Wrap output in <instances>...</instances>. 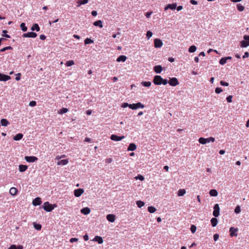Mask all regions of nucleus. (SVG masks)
I'll use <instances>...</instances> for the list:
<instances>
[{
  "label": "nucleus",
  "instance_id": "57",
  "mask_svg": "<svg viewBox=\"0 0 249 249\" xmlns=\"http://www.w3.org/2000/svg\"><path fill=\"white\" fill-rule=\"evenodd\" d=\"M36 101H32L29 103V106L31 107H35L36 105Z\"/></svg>",
  "mask_w": 249,
  "mask_h": 249
},
{
  "label": "nucleus",
  "instance_id": "11",
  "mask_svg": "<svg viewBox=\"0 0 249 249\" xmlns=\"http://www.w3.org/2000/svg\"><path fill=\"white\" fill-rule=\"evenodd\" d=\"M238 229L237 228H234V227H231L230 229V235L231 237L236 236L237 235Z\"/></svg>",
  "mask_w": 249,
  "mask_h": 249
},
{
  "label": "nucleus",
  "instance_id": "16",
  "mask_svg": "<svg viewBox=\"0 0 249 249\" xmlns=\"http://www.w3.org/2000/svg\"><path fill=\"white\" fill-rule=\"evenodd\" d=\"M90 212V210L88 207H85L81 210V213L85 215L89 214Z\"/></svg>",
  "mask_w": 249,
  "mask_h": 249
},
{
  "label": "nucleus",
  "instance_id": "26",
  "mask_svg": "<svg viewBox=\"0 0 249 249\" xmlns=\"http://www.w3.org/2000/svg\"><path fill=\"white\" fill-rule=\"evenodd\" d=\"M89 2V0H78L77 6L79 7L81 5L85 4Z\"/></svg>",
  "mask_w": 249,
  "mask_h": 249
},
{
  "label": "nucleus",
  "instance_id": "21",
  "mask_svg": "<svg viewBox=\"0 0 249 249\" xmlns=\"http://www.w3.org/2000/svg\"><path fill=\"white\" fill-rule=\"evenodd\" d=\"M10 194L13 196L17 195L18 193V189L15 187H12L10 189Z\"/></svg>",
  "mask_w": 249,
  "mask_h": 249
},
{
  "label": "nucleus",
  "instance_id": "47",
  "mask_svg": "<svg viewBox=\"0 0 249 249\" xmlns=\"http://www.w3.org/2000/svg\"><path fill=\"white\" fill-rule=\"evenodd\" d=\"M207 143H209L210 142H214L215 141V139L213 137H211L208 138H206Z\"/></svg>",
  "mask_w": 249,
  "mask_h": 249
},
{
  "label": "nucleus",
  "instance_id": "39",
  "mask_svg": "<svg viewBox=\"0 0 249 249\" xmlns=\"http://www.w3.org/2000/svg\"><path fill=\"white\" fill-rule=\"evenodd\" d=\"M93 40L89 38H87L84 41V43L86 45L93 43Z\"/></svg>",
  "mask_w": 249,
  "mask_h": 249
},
{
  "label": "nucleus",
  "instance_id": "5",
  "mask_svg": "<svg viewBox=\"0 0 249 249\" xmlns=\"http://www.w3.org/2000/svg\"><path fill=\"white\" fill-rule=\"evenodd\" d=\"M168 83L169 84V85L170 86H173V87L176 86L179 84V82H178L177 78L176 77H173V78H170V80L169 81Z\"/></svg>",
  "mask_w": 249,
  "mask_h": 249
},
{
  "label": "nucleus",
  "instance_id": "30",
  "mask_svg": "<svg viewBox=\"0 0 249 249\" xmlns=\"http://www.w3.org/2000/svg\"><path fill=\"white\" fill-rule=\"evenodd\" d=\"M68 111V109L67 108L63 107L58 111V113L59 114H63L67 113Z\"/></svg>",
  "mask_w": 249,
  "mask_h": 249
},
{
  "label": "nucleus",
  "instance_id": "29",
  "mask_svg": "<svg viewBox=\"0 0 249 249\" xmlns=\"http://www.w3.org/2000/svg\"><path fill=\"white\" fill-rule=\"evenodd\" d=\"M0 123L2 126H6L9 124V122L6 119H2L0 121Z\"/></svg>",
  "mask_w": 249,
  "mask_h": 249
},
{
  "label": "nucleus",
  "instance_id": "33",
  "mask_svg": "<svg viewBox=\"0 0 249 249\" xmlns=\"http://www.w3.org/2000/svg\"><path fill=\"white\" fill-rule=\"evenodd\" d=\"M196 50V47L195 45H192L191 46L188 50V51L189 53H194L195 52Z\"/></svg>",
  "mask_w": 249,
  "mask_h": 249
},
{
  "label": "nucleus",
  "instance_id": "55",
  "mask_svg": "<svg viewBox=\"0 0 249 249\" xmlns=\"http://www.w3.org/2000/svg\"><path fill=\"white\" fill-rule=\"evenodd\" d=\"M232 96L231 95L228 96L226 98V99H227V101L228 103L231 102H232Z\"/></svg>",
  "mask_w": 249,
  "mask_h": 249
},
{
  "label": "nucleus",
  "instance_id": "28",
  "mask_svg": "<svg viewBox=\"0 0 249 249\" xmlns=\"http://www.w3.org/2000/svg\"><path fill=\"white\" fill-rule=\"evenodd\" d=\"M211 222L212 226L213 227H214L216 226L218 223L217 219L216 218V217L212 218L211 220Z\"/></svg>",
  "mask_w": 249,
  "mask_h": 249
},
{
  "label": "nucleus",
  "instance_id": "49",
  "mask_svg": "<svg viewBox=\"0 0 249 249\" xmlns=\"http://www.w3.org/2000/svg\"><path fill=\"white\" fill-rule=\"evenodd\" d=\"M196 228L195 225H191L190 230L192 233H195L196 231Z\"/></svg>",
  "mask_w": 249,
  "mask_h": 249
},
{
  "label": "nucleus",
  "instance_id": "14",
  "mask_svg": "<svg viewBox=\"0 0 249 249\" xmlns=\"http://www.w3.org/2000/svg\"><path fill=\"white\" fill-rule=\"evenodd\" d=\"M107 220L110 222H113L115 220V215L113 214H108L107 215Z\"/></svg>",
  "mask_w": 249,
  "mask_h": 249
},
{
  "label": "nucleus",
  "instance_id": "61",
  "mask_svg": "<svg viewBox=\"0 0 249 249\" xmlns=\"http://www.w3.org/2000/svg\"><path fill=\"white\" fill-rule=\"evenodd\" d=\"M249 56V53L248 52L245 53L244 55L243 56V58H248Z\"/></svg>",
  "mask_w": 249,
  "mask_h": 249
},
{
  "label": "nucleus",
  "instance_id": "63",
  "mask_svg": "<svg viewBox=\"0 0 249 249\" xmlns=\"http://www.w3.org/2000/svg\"><path fill=\"white\" fill-rule=\"evenodd\" d=\"M112 161V159L111 158H108L106 160V163H109Z\"/></svg>",
  "mask_w": 249,
  "mask_h": 249
},
{
  "label": "nucleus",
  "instance_id": "60",
  "mask_svg": "<svg viewBox=\"0 0 249 249\" xmlns=\"http://www.w3.org/2000/svg\"><path fill=\"white\" fill-rule=\"evenodd\" d=\"M219 238V235L218 234H214L213 235V240L216 241L218 240Z\"/></svg>",
  "mask_w": 249,
  "mask_h": 249
},
{
  "label": "nucleus",
  "instance_id": "44",
  "mask_svg": "<svg viewBox=\"0 0 249 249\" xmlns=\"http://www.w3.org/2000/svg\"><path fill=\"white\" fill-rule=\"evenodd\" d=\"M226 62L227 60L225 57H222L219 61V63L222 65H224Z\"/></svg>",
  "mask_w": 249,
  "mask_h": 249
},
{
  "label": "nucleus",
  "instance_id": "51",
  "mask_svg": "<svg viewBox=\"0 0 249 249\" xmlns=\"http://www.w3.org/2000/svg\"><path fill=\"white\" fill-rule=\"evenodd\" d=\"M135 178L136 179H139L141 181H142L144 179V178L143 177V176H142V175H139L138 176H137Z\"/></svg>",
  "mask_w": 249,
  "mask_h": 249
},
{
  "label": "nucleus",
  "instance_id": "25",
  "mask_svg": "<svg viewBox=\"0 0 249 249\" xmlns=\"http://www.w3.org/2000/svg\"><path fill=\"white\" fill-rule=\"evenodd\" d=\"M27 168H28V167L26 165H23V164L19 165V171L20 172H23L27 170Z\"/></svg>",
  "mask_w": 249,
  "mask_h": 249
},
{
  "label": "nucleus",
  "instance_id": "36",
  "mask_svg": "<svg viewBox=\"0 0 249 249\" xmlns=\"http://www.w3.org/2000/svg\"><path fill=\"white\" fill-rule=\"evenodd\" d=\"M20 28L21 29V30L23 31V32H26L27 31V27L26 26V25H25V23H24V22H22L20 24Z\"/></svg>",
  "mask_w": 249,
  "mask_h": 249
},
{
  "label": "nucleus",
  "instance_id": "37",
  "mask_svg": "<svg viewBox=\"0 0 249 249\" xmlns=\"http://www.w3.org/2000/svg\"><path fill=\"white\" fill-rule=\"evenodd\" d=\"M148 211L150 213H154L156 212V209L153 206H149L148 207Z\"/></svg>",
  "mask_w": 249,
  "mask_h": 249
},
{
  "label": "nucleus",
  "instance_id": "23",
  "mask_svg": "<svg viewBox=\"0 0 249 249\" xmlns=\"http://www.w3.org/2000/svg\"><path fill=\"white\" fill-rule=\"evenodd\" d=\"M93 25L95 26H98V27H99L100 28H102L103 27V22H102V21L101 20H98L96 21H95L94 23H93Z\"/></svg>",
  "mask_w": 249,
  "mask_h": 249
},
{
  "label": "nucleus",
  "instance_id": "17",
  "mask_svg": "<svg viewBox=\"0 0 249 249\" xmlns=\"http://www.w3.org/2000/svg\"><path fill=\"white\" fill-rule=\"evenodd\" d=\"M92 241L97 242L99 244H102L103 242V238L99 236H95Z\"/></svg>",
  "mask_w": 249,
  "mask_h": 249
},
{
  "label": "nucleus",
  "instance_id": "35",
  "mask_svg": "<svg viewBox=\"0 0 249 249\" xmlns=\"http://www.w3.org/2000/svg\"><path fill=\"white\" fill-rule=\"evenodd\" d=\"M28 37L35 38L37 36V34L33 32L28 33Z\"/></svg>",
  "mask_w": 249,
  "mask_h": 249
},
{
  "label": "nucleus",
  "instance_id": "8",
  "mask_svg": "<svg viewBox=\"0 0 249 249\" xmlns=\"http://www.w3.org/2000/svg\"><path fill=\"white\" fill-rule=\"evenodd\" d=\"M163 45V43L160 39L156 38L154 40V46L156 48H160Z\"/></svg>",
  "mask_w": 249,
  "mask_h": 249
},
{
  "label": "nucleus",
  "instance_id": "20",
  "mask_svg": "<svg viewBox=\"0 0 249 249\" xmlns=\"http://www.w3.org/2000/svg\"><path fill=\"white\" fill-rule=\"evenodd\" d=\"M126 56L124 55H120L117 58L116 61L118 62H124L126 60Z\"/></svg>",
  "mask_w": 249,
  "mask_h": 249
},
{
  "label": "nucleus",
  "instance_id": "24",
  "mask_svg": "<svg viewBox=\"0 0 249 249\" xmlns=\"http://www.w3.org/2000/svg\"><path fill=\"white\" fill-rule=\"evenodd\" d=\"M31 30L32 31H36L37 32L39 31L40 30V27L38 24L35 23L33 25L32 27H31Z\"/></svg>",
  "mask_w": 249,
  "mask_h": 249
},
{
  "label": "nucleus",
  "instance_id": "15",
  "mask_svg": "<svg viewBox=\"0 0 249 249\" xmlns=\"http://www.w3.org/2000/svg\"><path fill=\"white\" fill-rule=\"evenodd\" d=\"M162 70V68L160 65H157L154 67V71L157 73H160Z\"/></svg>",
  "mask_w": 249,
  "mask_h": 249
},
{
  "label": "nucleus",
  "instance_id": "10",
  "mask_svg": "<svg viewBox=\"0 0 249 249\" xmlns=\"http://www.w3.org/2000/svg\"><path fill=\"white\" fill-rule=\"evenodd\" d=\"M10 79H11V77L10 76L0 73V81H7Z\"/></svg>",
  "mask_w": 249,
  "mask_h": 249
},
{
  "label": "nucleus",
  "instance_id": "18",
  "mask_svg": "<svg viewBox=\"0 0 249 249\" xmlns=\"http://www.w3.org/2000/svg\"><path fill=\"white\" fill-rule=\"evenodd\" d=\"M137 148L136 145L134 143H131L129 144L128 148H127V151H133L136 150Z\"/></svg>",
  "mask_w": 249,
  "mask_h": 249
},
{
  "label": "nucleus",
  "instance_id": "9",
  "mask_svg": "<svg viewBox=\"0 0 249 249\" xmlns=\"http://www.w3.org/2000/svg\"><path fill=\"white\" fill-rule=\"evenodd\" d=\"M84 190L83 189L79 188L74 191V195L76 197H79L84 193Z\"/></svg>",
  "mask_w": 249,
  "mask_h": 249
},
{
  "label": "nucleus",
  "instance_id": "6",
  "mask_svg": "<svg viewBox=\"0 0 249 249\" xmlns=\"http://www.w3.org/2000/svg\"><path fill=\"white\" fill-rule=\"evenodd\" d=\"M124 137H125L124 136H118L116 135L113 134V135H111L110 138L112 141L118 142V141H121L122 140L124 139Z\"/></svg>",
  "mask_w": 249,
  "mask_h": 249
},
{
  "label": "nucleus",
  "instance_id": "48",
  "mask_svg": "<svg viewBox=\"0 0 249 249\" xmlns=\"http://www.w3.org/2000/svg\"><path fill=\"white\" fill-rule=\"evenodd\" d=\"M240 212H241L240 207L239 206H237L234 209L235 213H239Z\"/></svg>",
  "mask_w": 249,
  "mask_h": 249
},
{
  "label": "nucleus",
  "instance_id": "3",
  "mask_svg": "<svg viewBox=\"0 0 249 249\" xmlns=\"http://www.w3.org/2000/svg\"><path fill=\"white\" fill-rule=\"evenodd\" d=\"M162 78L160 75H157L154 76L153 82L156 85H160L162 84Z\"/></svg>",
  "mask_w": 249,
  "mask_h": 249
},
{
  "label": "nucleus",
  "instance_id": "46",
  "mask_svg": "<svg viewBox=\"0 0 249 249\" xmlns=\"http://www.w3.org/2000/svg\"><path fill=\"white\" fill-rule=\"evenodd\" d=\"M153 33L150 31H148L146 33V37L148 39H149L152 36Z\"/></svg>",
  "mask_w": 249,
  "mask_h": 249
},
{
  "label": "nucleus",
  "instance_id": "2",
  "mask_svg": "<svg viewBox=\"0 0 249 249\" xmlns=\"http://www.w3.org/2000/svg\"><path fill=\"white\" fill-rule=\"evenodd\" d=\"M244 40L240 41V46L242 48L247 47L249 46V36L245 35Z\"/></svg>",
  "mask_w": 249,
  "mask_h": 249
},
{
  "label": "nucleus",
  "instance_id": "59",
  "mask_svg": "<svg viewBox=\"0 0 249 249\" xmlns=\"http://www.w3.org/2000/svg\"><path fill=\"white\" fill-rule=\"evenodd\" d=\"M169 81L166 79H163L162 80V84L163 85H166L167 83H168Z\"/></svg>",
  "mask_w": 249,
  "mask_h": 249
},
{
  "label": "nucleus",
  "instance_id": "64",
  "mask_svg": "<svg viewBox=\"0 0 249 249\" xmlns=\"http://www.w3.org/2000/svg\"><path fill=\"white\" fill-rule=\"evenodd\" d=\"M8 249H17V246L15 245L11 246Z\"/></svg>",
  "mask_w": 249,
  "mask_h": 249
},
{
  "label": "nucleus",
  "instance_id": "1",
  "mask_svg": "<svg viewBox=\"0 0 249 249\" xmlns=\"http://www.w3.org/2000/svg\"><path fill=\"white\" fill-rule=\"evenodd\" d=\"M57 207V205L55 204H51L49 202H45L43 205L41 206L45 211L48 212L52 211L55 208Z\"/></svg>",
  "mask_w": 249,
  "mask_h": 249
},
{
  "label": "nucleus",
  "instance_id": "62",
  "mask_svg": "<svg viewBox=\"0 0 249 249\" xmlns=\"http://www.w3.org/2000/svg\"><path fill=\"white\" fill-rule=\"evenodd\" d=\"M77 241H78V239L76 238H71L70 239V242L71 243H73V242H76Z\"/></svg>",
  "mask_w": 249,
  "mask_h": 249
},
{
  "label": "nucleus",
  "instance_id": "43",
  "mask_svg": "<svg viewBox=\"0 0 249 249\" xmlns=\"http://www.w3.org/2000/svg\"><path fill=\"white\" fill-rule=\"evenodd\" d=\"M237 8L238 10L241 12L244 10V7L240 4H237Z\"/></svg>",
  "mask_w": 249,
  "mask_h": 249
},
{
  "label": "nucleus",
  "instance_id": "7",
  "mask_svg": "<svg viewBox=\"0 0 249 249\" xmlns=\"http://www.w3.org/2000/svg\"><path fill=\"white\" fill-rule=\"evenodd\" d=\"M25 160L28 162H34L37 161L38 159L35 156H26Z\"/></svg>",
  "mask_w": 249,
  "mask_h": 249
},
{
  "label": "nucleus",
  "instance_id": "13",
  "mask_svg": "<svg viewBox=\"0 0 249 249\" xmlns=\"http://www.w3.org/2000/svg\"><path fill=\"white\" fill-rule=\"evenodd\" d=\"M41 202H42V201H41V198L40 197H37L35 198L33 200L32 203L34 206H38V205H40Z\"/></svg>",
  "mask_w": 249,
  "mask_h": 249
},
{
  "label": "nucleus",
  "instance_id": "4",
  "mask_svg": "<svg viewBox=\"0 0 249 249\" xmlns=\"http://www.w3.org/2000/svg\"><path fill=\"white\" fill-rule=\"evenodd\" d=\"M220 208L218 204H215L213 207V215L215 217H217L219 215Z\"/></svg>",
  "mask_w": 249,
  "mask_h": 249
},
{
  "label": "nucleus",
  "instance_id": "56",
  "mask_svg": "<svg viewBox=\"0 0 249 249\" xmlns=\"http://www.w3.org/2000/svg\"><path fill=\"white\" fill-rule=\"evenodd\" d=\"M121 107L124 108H125L126 107H129L130 104H128L127 103H124L122 104Z\"/></svg>",
  "mask_w": 249,
  "mask_h": 249
},
{
  "label": "nucleus",
  "instance_id": "50",
  "mask_svg": "<svg viewBox=\"0 0 249 249\" xmlns=\"http://www.w3.org/2000/svg\"><path fill=\"white\" fill-rule=\"evenodd\" d=\"M223 90L221 88L217 87L215 89V92L217 94L220 93Z\"/></svg>",
  "mask_w": 249,
  "mask_h": 249
},
{
  "label": "nucleus",
  "instance_id": "34",
  "mask_svg": "<svg viewBox=\"0 0 249 249\" xmlns=\"http://www.w3.org/2000/svg\"><path fill=\"white\" fill-rule=\"evenodd\" d=\"M141 84L144 87H149L151 85V83L149 81H142Z\"/></svg>",
  "mask_w": 249,
  "mask_h": 249
},
{
  "label": "nucleus",
  "instance_id": "53",
  "mask_svg": "<svg viewBox=\"0 0 249 249\" xmlns=\"http://www.w3.org/2000/svg\"><path fill=\"white\" fill-rule=\"evenodd\" d=\"M220 84L221 86H229V83L228 82H225V81H221L220 82Z\"/></svg>",
  "mask_w": 249,
  "mask_h": 249
},
{
  "label": "nucleus",
  "instance_id": "42",
  "mask_svg": "<svg viewBox=\"0 0 249 249\" xmlns=\"http://www.w3.org/2000/svg\"><path fill=\"white\" fill-rule=\"evenodd\" d=\"M136 105L137 109L140 108H143L144 107V105L142 104L140 102H138V103H136Z\"/></svg>",
  "mask_w": 249,
  "mask_h": 249
},
{
  "label": "nucleus",
  "instance_id": "40",
  "mask_svg": "<svg viewBox=\"0 0 249 249\" xmlns=\"http://www.w3.org/2000/svg\"><path fill=\"white\" fill-rule=\"evenodd\" d=\"M13 48L11 46L5 47L0 50V52H4L7 50H12Z\"/></svg>",
  "mask_w": 249,
  "mask_h": 249
},
{
  "label": "nucleus",
  "instance_id": "54",
  "mask_svg": "<svg viewBox=\"0 0 249 249\" xmlns=\"http://www.w3.org/2000/svg\"><path fill=\"white\" fill-rule=\"evenodd\" d=\"M129 108L132 109H137V107H136V104H130Z\"/></svg>",
  "mask_w": 249,
  "mask_h": 249
},
{
  "label": "nucleus",
  "instance_id": "32",
  "mask_svg": "<svg viewBox=\"0 0 249 249\" xmlns=\"http://www.w3.org/2000/svg\"><path fill=\"white\" fill-rule=\"evenodd\" d=\"M185 193L186 191L184 189H180L178 191V195L179 196H182L185 194Z\"/></svg>",
  "mask_w": 249,
  "mask_h": 249
},
{
  "label": "nucleus",
  "instance_id": "19",
  "mask_svg": "<svg viewBox=\"0 0 249 249\" xmlns=\"http://www.w3.org/2000/svg\"><path fill=\"white\" fill-rule=\"evenodd\" d=\"M23 137V135L22 133H18L16 134L14 137L13 139L14 141H19Z\"/></svg>",
  "mask_w": 249,
  "mask_h": 249
},
{
  "label": "nucleus",
  "instance_id": "45",
  "mask_svg": "<svg viewBox=\"0 0 249 249\" xmlns=\"http://www.w3.org/2000/svg\"><path fill=\"white\" fill-rule=\"evenodd\" d=\"M74 64V61L73 60H69L67 61L66 63V65L67 67H70L73 65Z\"/></svg>",
  "mask_w": 249,
  "mask_h": 249
},
{
  "label": "nucleus",
  "instance_id": "12",
  "mask_svg": "<svg viewBox=\"0 0 249 249\" xmlns=\"http://www.w3.org/2000/svg\"><path fill=\"white\" fill-rule=\"evenodd\" d=\"M176 7H177L176 3L169 4L165 7L164 10L166 11L169 9H171V10H175L176 8Z\"/></svg>",
  "mask_w": 249,
  "mask_h": 249
},
{
  "label": "nucleus",
  "instance_id": "31",
  "mask_svg": "<svg viewBox=\"0 0 249 249\" xmlns=\"http://www.w3.org/2000/svg\"><path fill=\"white\" fill-rule=\"evenodd\" d=\"M198 142L202 144H205L207 143L206 138H204L203 137H201L198 139Z\"/></svg>",
  "mask_w": 249,
  "mask_h": 249
},
{
  "label": "nucleus",
  "instance_id": "41",
  "mask_svg": "<svg viewBox=\"0 0 249 249\" xmlns=\"http://www.w3.org/2000/svg\"><path fill=\"white\" fill-rule=\"evenodd\" d=\"M34 228L38 231L40 230L42 228V226L40 224H36V223H34Z\"/></svg>",
  "mask_w": 249,
  "mask_h": 249
},
{
  "label": "nucleus",
  "instance_id": "52",
  "mask_svg": "<svg viewBox=\"0 0 249 249\" xmlns=\"http://www.w3.org/2000/svg\"><path fill=\"white\" fill-rule=\"evenodd\" d=\"M2 33L4 34L2 35V36L8 38L11 37L9 35H7L6 34L7 33V31L6 30H3Z\"/></svg>",
  "mask_w": 249,
  "mask_h": 249
},
{
  "label": "nucleus",
  "instance_id": "27",
  "mask_svg": "<svg viewBox=\"0 0 249 249\" xmlns=\"http://www.w3.org/2000/svg\"><path fill=\"white\" fill-rule=\"evenodd\" d=\"M209 194L212 196H216L218 195V193L216 190L212 189L210 191Z\"/></svg>",
  "mask_w": 249,
  "mask_h": 249
},
{
  "label": "nucleus",
  "instance_id": "22",
  "mask_svg": "<svg viewBox=\"0 0 249 249\" xmlns=\"http://www.w3.org/2000/svg\"><path fill=\"white\" fill-rule=\"evenodd\" d=\"M68 160L64 159L58 160L57 164V165H66L68 163Z\"/></svg>",
  "mask_w": 249,
  "mask_h": 249
},
{
  "label": "nucleus",
  "instance_id": "38",
  "mask_svg": "<svg viewBox=\"0 0 249 249\" xmlns=\"http://www.w3.org/2000/svg\"><path fill=\"white\" fill-rule=\"evenodd\" d=\"M136 204L139 208H141L144 205V203L141 200L136 201Z\"/></svg>",
  "mask_w": 249,
  "mask_h": 249
},
{
  "label": "nucleus",
  "instance_id": "58",
  "mask_svg": "<svg viewBox=\"0 0 249 249\" xmlns=\"http://www.w3.org/2000/svg\"><path fill=\"white\" fill-rule=\"evenodd\" d=\"M21 74L20 73H18V74H16V77L15 78V79L17 80V81H19L20 79H21Z\"/></svg>",
  "mask_w": 249,
  "mask_h": 249
}]
</instances>
